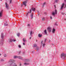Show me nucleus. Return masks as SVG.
<instances>
[{
  "label": "nucleus",
  "instance_id": "nucleus-1",
  "mask_svg": "<svg viewBox=\"0 0 66 66\" xmlns=\"http://www.w3.org/2000/svg\"><path fill=\"white\" fill-rule=\"evenodd\" d=\"M1 37L2 39L1 41H0V46H2L3 45V42L4 41L3 38H4V35H3V33H2L1 34Z\"/></svg>",
  "mask_w": 66,
  "mask_h": 66
},
{
  "label": "nucleus",
  "instance_id": "nucleus-2",
  "mask_svg": "<svg viewBox=\"0 0 66 66\" xmlns=\"http://www.w3.org/2000/svg\"><path fill=\"white\" fill-rule=\"evenodd\" d=\"M66 56V54L64 53H62L61 54V57L62 59H66L65 57Z\"/></svg>",
  "mask_w": 66,
  "mask_h": 66
},
{
  "label": "nucleus",
  "instance_id": "nucleus-3",
  "mask_svg": "<svg viewBox=\"0 0 66 66\" xmlns=\"http://www.w3.org/2000/svg\"><path fill=\"white\" fill-rule=\"evenodd\" d=\"M16 61L13 59H10L9 60L8 62V64L9 65V66H10V64L13 63H14Z\"/></svg>",
  "mask_w": 66,
  "mask_h": 66
},
{
  "label": "nucleus",
  "instance_id": "nucleus-4",
  "mask_svg": "<svg viewBox=\"0 0 66 66\" xmlns=\"http://www.w3.org/2000/svg\"><path fill=\"white\" fill-rule=\"evenodd\" d=\"M56 14H57V10H55L54 11H53L52 15L54 16H55V15H56Z\"/></svg>",
  "mask_w": 66,
  "mask_h": 66
},
{
  "label": "nucleus",
  "instance_id": "nucleus-5",
  "mask_svg": "<svg viewBox=\"0 0 66 66\" xmlns=\"http://www.w3.org/2000/svg\"><path fill=\"white\" fill-rule=\"evenodd\" d=\"M5 5H6L5 7L6 8V9L7 10H9L10 9V7H9V5L7 4L6 2L5 3Z\"/></svg>",
  "mask_w": 66,
  "mask_h": 66
},
{
  "label": "nucleus",
  "instance_id": "nucleus-6",
  "mask_svg": "<svg viewBox=\"0 0 66 66\" xmlns=\"http://www.w3.org/2000/svg\"><path fill=\"white\" fill-rule=\"evenodd\" d=\"M10 66H17V64L15 63H13L10 64Z\"/></svg>",
  "mask_w": 66,
  "mask_h": 66
},
{
  "label": "nucleus",
  "instance_id": "nucleus-7",
  "mask_svg": "<svg viewBox=\"0 0 66 66\" xmlns=\"http://www.w3.org/2000/svg\"><path fill=\"white\" fill-rule=\"evenodd\" d=\"M27 1H28V0H26L24 2H23V4L25 6H27Z\"/></svg>",
  "mask_w": 66,
  "mask_h": 66
},
{
  "label": "nucleus",
  "instance_id": "nucleus-8",
  "mask_svg": "<svg viewBox=\"0 0 66 66\" xmlns=\"http://www.w3.org/2000/svg\"><path fill=\"white\" fill-rule=\"evenodd\" d=\"M3 10H2L0 12V17H1L2 16V14H3Z\"/></svg>",
  "mask_w": 66,
  "mask_h": 66
},
{
  "label": "nucleus",
  "instance_id": "nucleus-9",
  "mask_svg": "<svg viewBox=\"0 0 66 66\" xmlns=\"http://www.w3.org/2000/svg\"><path fill=\"white\" fill-rule=\"evenodd\" d=\"M65 5V3H63L61 5V10H62V9H63V7H64V6Z\"/></svg>",
  "mask_w": 66,
  "mask_h": 66
},
{
  "label": "nucleus",
  "instance_id": "nucleus-10",
  "mask_svg": "<svg viewBox=\"0 0 66 66\" xmlns=\"http://www.w3.org/2000/svg\"><path fill=\"white\" fill-rule=\"evenodd\" d=\"M10 42L11 43L12 42H16V40H15L14 39H10Z\"/></svg>",
  "mask_w": 66,
  "mask_h": 66
},
{
  "label": "nucleus",
  "instance_id": "nucleus-11",
  "mask_svg": "<svg viewBox=\"0 0 66 66\" xmlns=\"http://www.w3.org/2000/svg\"><path fill=\"white\" fill-rule=\"evenodd\" d=\"M47 30L49 31V32H51V27H48L47 28Z\"/></svg>",
  "mask_w": 66,
  "mask_h": 66
},
{
  "label": "nucleus",
  "instance_id": "nucleus-12",
  "mask_svg": "<svg viewBox=\"0 0 66 66\" xmlns=\"http://www.w3.org/2000/svg\"><path fill=\"white\" fill-rule=\"evenodd\" d=\"M31 9H30V11H28V12H27L26 14V16H28V15L29 14H30V13H31Z\"/></svg>",
  "mask_w": 66,
  "mask_h": 66
},
{
  "label": "nucleus",
  "instance_id": "nucleus-13",
  "mask_svg": "<svg viewBox=\"0 0 66 66\" xmlns=\"http://www.w3.org/2000/svg\"><path fill=\"white\" fill-rule=\"evenodd\" d=\"M23 61H24V62H29L30 61V60H29V59H24L23 60Z\"/></svg>",
  "mask_w": 66,
  "mask_h": 66
},
{
  "label": "nucleus",
  "instance_id": "nucleus-14",
  "mask_svg": "<svg viewBox=\"0 0 66 66\" xmlns=\"http://www.w3.org/2000/svg\"><path fill=\"white\" fill-rule=\"evenodd\" d=\"M55 29L54 28H53L52 30V33H55Z\"/></svg>",
  "mask_w": 66,
  "mask_h": 66
},
{
  "label": "nucleus",
  "instance_id": "nucleus-15",
  "mask_svg": "<svg viewBox=\"0 0 66 66\" xmlns=\"http://www.w3.org/2000/svg\"><path fill=\"white\" fill-rule=\"evenodd\" d=\"M33 31H30V35L31 36H32V34H33V33L32 32Z\"/></svg>",
  "mask_w": 66,
  "mask_h": 66
},
{
  "label": "nucleus",
  "instance_id": "nucleus-16",
  "mask_svg": "<svg viewBox=\"0 0 66 66\" xmlns=\"http://www.w3.org/2000/svg\"><path fill=\"white\" fill-rule=\"evenodd\" d=\"M18 58L19 59H20V60H22V57L20 56H18Z\"/></svg>",
  "mask_w": 66,
  "mask_h": 66
},
{
  "label": "nucleus",
  "instance_id": "nucleus-17",
  "mask_svg": "<svg viewBox=\"0 0 66 66\" xmlns=\"http://www.w3.org/2000/svg\"><path fill=\"white\" fill-rule=\"evenodd\" d=\"M44 33L46 35L47 34V30H44Z\"/></svg>",
  "mask_w": 66,
  "mask_h": 66
},
{
  "label": "nucleus",
  "instance_id": "nucleus-18",
  "mask_svg": "<svg viewBox=\"0 0 66 66\" xmlns=\"http://www.w3.org/2000/svg\"><path fill=\"white\" fill-rule=\"evenodd\" d=\"M24 65H30V63H24Z\"/></svg>",
  "mask_w": 66,
  "mask_h": 66
},
{
  "label": "nucleus",
  "instance_id": "nucleus-19",
  "mask_svg": "<svg viewBox=\"0 0 66 66\" xmlns=\"http://www.w3.org/2000/svg\"><path fill=\"white\" fill-rule=\"evenodd\" d=\"M18 56H14V59H16L17 58H18Z\"/></svg>",
  "mask_w": 66,
  "mask_h": 66
},
{
  "label": "nucleus",
  "instance_id": "nucleus-20",
  "mask_svg": "<svg viewBox=\"0 0 66 66\" xmlns=\"http://www.w3.org/2000/svg\"><path fill=\"white\" fill-rule=\"evenodd\" d=\"M36 49L37 51H38L39 50V47H38V46H37L36 47Z\"/></svg>",
  "mask_w": 66,
  "mask_h": 66
},
{
  "label": "nucleus",
  "instance_id": "nucleus-21",
  "mask_svg": "<svg viewBox=\"0 0 66 66\" xmlns=\"http://www.w3.org/2000/svg\"><path fill=\"white\" fill-rule=\"evenodd\" d=\"M39 37H41L42 36V35H40V34H39L38 35Z\"/></svg>",
  "mask_w": 66,
  "mask_h": 66
},
{
  "label": "nucleus",
  "instance_id": "nucleus-22",
  "mask_svg": "<svg viewBox=\"0 0 66 66\" xmlns=\"http://www.w3.org/2000/svg\"><path fill=\"white\" fill-rule=\"evenodd\" d=\"M5 26H8V24L5 23H4Z\"/></svg>",
  "mask_w": 66,
  "mask_h": 66
},
{
  "label": "nucleus",
  "instance_id": "nucleus-23",
  "mask_svg": "<svg viewBox=\"0 0 66 66\" xmlns=\"http://www.w3.org/2000/svg\"><path fill=\"white\" fill-rule=\"evenodd\" d=\"M32 10L34 12L35 11V9L34 8H32Z\"/></svg>",
  "mask_w": 66,
  "mask_h": 66
},
{
  "label": "nucleus",
  "instance_id": "nucleus-24",
  "mask_svg": "<svg viewBox=\"0 0 66 66\" xmlns=\"http://www.w3.org/2000/svg\"><path fill=\"white\" fill-rule=\"evenodd\" d=\"M45 18L44 17H43L42 19V21H44L45 20Z\"/></svg>",
  "mask_w": 66,
  "mask_h": 66
},
{
  "label": "nucleus",
  "instance_id": "nucleus-25",
  "mask_svg": "<svg viewBox=\"0 0 66 66\" xmlns=\"http://www.w3.org/2000/svg\"><path fill=\"white\" fill-rule=\"evenodd\" d=\"M33 14H32L31 15V19H32L33 18Z\"/></svg>",
  "mask_w": 66,
  "mask_h": 66
},
{
  "label": "nucleus",
  "instance_id": "nucleus-26",
  "mask_svg": "<svg viewBox=\"0 0 66 66\" xmlns=\"http://www.w3.org/2000/svg\"><path fill=\"white\" fill-rule=\"evenodd\" d=\"M20 52H21V51H20L17 52V53H18L19 54H20Z\"/></svg>",
  "mask_w": 66,
  "mask_h": 66
},
{
  "label": "nucleus",
  "instance_id": "nucleus-27",
  "mask_svg": "<svg viewBox=\"0 0 66 66\" xmlns=\"http://www.w3.org/2000/svg\"><path fill=\"white\" fill-rule=\"evenodd\" d=\"M23 40L24 42H26V40H25V39L24 38H23Z\"/></svg>",
  "mask_w": 66,
  "mask_h": 66
},
{
  "label": "nucleus",
  "instance_id": "nucleus-28",
  "mask_svg": "<svg viewBox=\"0 0 66 66\" xmlns=\"http://www.w3.org/2000/svg\"><path fill=\"white\" fill-rule=\"evenodd\" d=\"M34 47H36L38 46H37V45H36V44H35L34 45Z\"/></svg>",
  "mask_w": 66,
  "mask_h": 66
},
{
  "label": "nucleus",
  "instance_id": "nucleus-29",
  "mask_svg": "<svg viewBox=\"0 0 66 66\" xmlns=\"http://www.w3.org/2000/svg\"><path fill=\"white\" fill-rule=\"evenodd\" d=\"M46 3H44L43 4V7H44V5H46Z\"/></svg>",
  "mask_w": 66,
  "mask_h": 66
},
{
  "label": "nucleus",
  "instance_id": "nucleus-30",
  "mask_svg": "<svg viewBox=\"0 0 66 66\" xmlns=\"http://www.w3.org/2000/svg\"><path fill=\"white\" fill-rule=\"evenodd\" d=\"M45 43H44L43 44V47H45Z\"/></svg>",
  "mask_w": 66,
  "mask_h": 66
},
{
  "label": "nucleus",
  "instance_id": "nucleus-31",
  "mask_svg": "<svg viewBox=\"0 0 66 66\" xmlns=\"http://www.w3.org/2000/svg\"><path fill=\"white\" fill-rule=\"evenodd\" d=\"M20 35V34H19V33H18L17 34V36H18V37H19V35Z\"/></svg>",
  "mask_w": 66,
  "mask_h": 66
},
{
  "label": "nucleus",
  "instance_id": "nucleus-32",
  "mask_svg": "<svg viewBox=\"0 0 66 66\" xmlns=\"http://www.w3.org/2000/svg\"><path fill=\"white\" fill-rule=\"evenodd\" d=\"M4 57H5L7 56V55L6 54H5L4 55Z\"/></svg>",
  "mask_w": 66,
  "mask_h": 66
},
{
  "label": "nucleus",
  "instance_id": "nucleus-33",
  "mask_svg": "<svg viewBox=\"0 0 66 66\" xmlns=\"http://www.w3.org/2000/svg\"><path fill=\"white\" fill-rule=\"evenodd\" d=\"M27 27H30V24H28L27 25Z\"/></svg>",
  "mask_w": 66,
  "mask_h": 66
},
{
  "label": "nucleus",
  "instance_id": "nucleus-34",
  "mask_svg": "<svg viewBox=\"0 0 66 66\" xmlns=\"http://www.w3.org/2000/svg\"><path fill=\"white\" fill-rule=\"evenodd\" d=\"M18 47L19 48H21V47L20 45H19Z\"/></svg>",
  "mask_w": 66,
  "mask_h": 66
},
{
  "label": "nucleus",
  "instance_id": "nucleus-35",
  "mask_svg": "<svg viewBox=\"0 0 66 66\" xmlns=\"http://www.w3.org/2000/svg\"><path fill=\"white\" fill-rule=\"evenodd\" d=\"M47 40V39H45L44 40V43H45V42H46V40Z\"/></svg>",
  "mask_w": 66,
  "mask_h": 66
},
{
  "label": "nucleus",
  "instance_id": "nucleus-36",
  "mask_svg": "<svg viewBox=\"0 0 66 66\" xmlns=\"http://www.w3.org/2000/svg\"><path fill=\"white\" fill-rule=\"evenodd\" d=\"M61 14H62V15H64L65 14V13H64L62 12L61 13Z\"/></svg>",
  "mask_w": 66,
  "mask_h": 66
},
{
  "label": "nucleus",
  "instance_id": "nucleus-37",
  "mask_svg": "<svg viewBox=\"0 0 66 66\" xmlns=\"http://www.w3.org/2000/svg\"><path fill=\"white\" fill-rule=\"evenodd\" d=\"M55 26H58V25L57 24V23H55Z\"/></svg>",
  "mask_w": 66,
  "mask_h": 66
},
{
  "label": "nucleus",
  "instance_id": "nucleus-38",
  "mask_svg": "<svg viewBox=\"0 0 66 66\" xmlns=\"http://www.w3.org/2000/svg\"><path fill=\"white\" fill-rule=\"evenodd\" d=\"M1 61H4V60H3V59H1Z\"/></svg>",
  "mask_w": 66,
  "mask_h": 66
},
{
  "label": "nucleus",
  "instance_id": "nucleus-39",
  "mask_svg": "<svg viewBox=\"0 0 66 66\" xmlns=\"http://www.w3.org/2000/svg\"><path fill=\"white\" fill-rule=\"evenodd\" d=\"M50 18L51 19H52V17L51 16H50Z\"/></svg>",
  "mask_w": 66,
  "mask_h": 66
},
{
  "label": "nucleus",
  "instance_id": "nucleus-40",
  "mask_svg": "<svg viewBox=\"0 0 66 66\" xmlns=\"http://www.w3.org/2000/svg\"><path fill=\"white\" fill-rule=\"evenodd\" d=\"M57 1H58V0H56L55 2H57Z\"/></svg>",
  "mask_w": 66,
  "mask_h": 66
},
{
  "label": "nucleus",
  "instance_id": "nucleus-41",
  "mask_svg": "<svg viewBox=\"0 0 66 66\" xmlns=\"http://www.w3.org/2000/svg\"><path fill=\"white\" fill-rule=\"evenodd\" d=\"M23 45H25V43H23Z\"/></svg>",
  "mask_w": 66,
  "mask_h": 66
},
{
  "label": "nucleus",
  "instance_id": "nucleus-42",
  "mask_svg": "<svg viewBox=\"0 0 66 66\" xmlns=\"http://www.w3.org/2000/svg\"><path fill=\"white\" fill-rule=\"evenodd\" d=\"M11 2H12V0H10V3H11Z\"/></svg>",
  "mask_w": 66,
  "mask_h": 66
},
{
  "label": "nucleus",
  "instance_id": "nucleus-43",
  "mask_svg": "<svg viewBox=\"0 0 66 66\" xmlns=\"http://www.w3.org/2000/svg\"><path fill=\"white\" fill-rule=\"evenodd\" d=\"M44 14H47V13H46V12H44Z\"/></svg>",
  "mask_w": 66,
  "mask_h": 66
},
{
  "label": "nucleus",
  "instance_id": "nucleus-44",
  "mask_svg": "<svg viewBox=\"0 0 66 66\" xmlns=\"http://www.w3.org/2000/svg\"><path fill=\"white\" fill-rule=\"evenodd\" d=\"M43 41H42V42H41V44H43Z\"/></svg>",
  "mask_w": 66,
  "mask_h": 66
},
{
  "label": "nucleus",
  "instance_id": "nucleus-45",
  "mask_svg": "<svg viewBox=\"0 0 66 66\" xmlns=\"http://www.w3.org/2000/svg\"><path fill=\"white\" fill-rule=\"evenodd\" d=\"M20 66H21V63H20Z\"/></svg>",
  "mask_w": 66,
  "mask_h": 66
},
{
  "label": "nucleus",
  "instance_id": "nucleus-46",
  "mask_svg": "<svg viewBox=\"0 0 66 66\" xmlns=\"http://www.w3.org/2000/svg\"><path fill=\"white\" fill-rule=\"evenodd\" d=\"M54 7H55V5H54Z\"/></svg>",
  "mask_w": 66,
  "mask_h": 66
},
{
  "label": "nucleus",
  "instance_id": "nucleus-47",
  "mask_svg": "<svg viewBox=\"0 0 66 66\" xmlns=\"http://www.w3.org/2000/svg\"><path fill=\"white\" fill-rule=\"evenodd\" d=\"M1 54L0 53V56H1Z\"/></svg>",
  "mask_w": 66,
  "mask_h": 66
},
{
  "label": "nucleus",
  "instance_id": "nucleus-48",
  "mask_svg": "<svg viewBox=\"0 0 66 66\" xmlns=\"http://www.w3.org/2000/svg\"><path fill=\"white\" fill-rule=\"evenodd\" d=\"M31 37H30V39H31Z\"/></svg>",
  "mask_w": 66,
  "mask_h": 66
},
{
  "label": "nucleus",
  "instance_id": "nucleus-49",
  "mask_svg": "<svg viewBox=\"0 0 66 66\" xmlns=\"http://www.w3.org/2000/svg\"><path fill=\"white\" fill-rule=\"evenodd\" d=\"M36 42H37V40H36Z\"/></svg>",
  "mask_w": 66,
  "mask_h": 66
},
{
  "label": "nucleus",
  "instance_id": "nucleus-50",
  "mask_svg": "<svg viewBox=\"0 0 66 66\" xmlns=\"http://www.w3.org/2000/svg\"><path fill=\"white\" fill-rule=\"evenodd\" d=\"M6 23H7V21H6Z\"/></svg>",
  "mask_w": 66,
  "mask_h": 66
},
{
  "label": "nucleus",
  "instance_id": "nucleus-51",
  "mask_svg": "<svg viewBox=\"0 0 66 66\" xmlns=\"http://www.w3.org/2000/svg\"><path fill=\"white\" fill-rule=\"evenodd\" d=\"M49 42H50V41H49Z\"/></svg>",
  "mask_w": 66,
  "mask_h": 66
},
{
  "label": "nucleus",
  "instance_id": "nucleus-52",
  "mask_svg": "<svg viewBox=\"0 0 66 66\" xmlns=\"http://www.w3.org/2000/svg\"><path fill=\"white\" fill-rule=\"evenodd\" d=\"M65 20H66V19H65Z\"/></svg>",
  "mask_w": 66,
  "mask_h": 66
},
{
  "label": "nucleus",
  "instance_id": "nucleus-53",
  "mask_svg": "<svg viewBox=\"0 0 66 66\" xmlns=\"http://www.w3.org/2000/svg\"><path fill=\"white\" fill-rule=\"evenodd\" d=\"M39 15V14H38V15Z\"/></svg>",
  "mask_w": 66,
  "mask_h": 66
},
{
  "label": "nucleus",
  "instance_id": "nucleus-54",
  "mask_svg": "<svg viewBox=\"0 0 66 66\" xmlns=\"http://www.w3.org/2000/svg\"><path fill=\"white\" fill-rule=\"evenodd\" d=\"M39 12H37V13H39Z\"/></svg>",
  "mask_w": 66,
  "mask_h": 66
},
{
  "label": "nucleus",
  "instance_id": "nucleus-55",
  "mask_svg": "<svg viewBox=\"0 0 66 66\" xmlns=\"http://www.w3.org/2000/svg\"><path fill=\"white\" fill-rule=\"evenodd\" d=\"M1 1H2V0H0Z\"/></svg>",
  "mask_w": 66,
  "mask_h": 66
}]
</instances>
